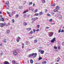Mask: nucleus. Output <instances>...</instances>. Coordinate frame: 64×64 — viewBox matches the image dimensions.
Returning <instances> with one entry per match:
<instances>
[{"label":"nucleus","instance_id":"obj_58","mask_svg":"<svg viewBox=\"0 0 64 64\" xmlns=\"http://www.w3.org/2000/svg\"><path fill=\"white\" fill-rule=\"evenodd\" d=\"M41 50H39V52H41Z\"/></svg>","mask_w":64,"mask_h":64},{"label":"nucleus","instance_id":"obj_53","mask_svg":"<svg viewBox=\"0 0 64 64\" xmlns=\"http://www.w3.org/2000/svg\"><path fill=\"white\" fill-rule=\"evenodd\" d=\"M33 38V37H30L29 38V39H32V38Z\"/></svg>","mask_w":64,"mask_h":64},{"label":"nucleus","instance_id":"obj_51","mask_svg":"<svg viewBox=\"0 0 64 64\" xmlns=\"http://www.w3.org/2000/svg\"><path fill=\"white\" fill-rule=\"evenodd\" d=\"M46 28H47L48 29L49 28V27L46 26Z\"/></svg>","mask_w":64,"mask_h":64},{"label":"nucleus","instance_id":"obj_42","mask_svg":"<svg viewBox=\"0 0 64 64\" xmlns=\"http://www.w3.org/2000/svg\"><path fill=\"white\" fill-rule=\"evenodd\" d=\"M16 41L17 42H19V40L17 39L16 40Z\"/></svg>","mask_w":64,"mask_h":64},{"label":"nucleus","instance_id":"obj_52","mask_svg":"<svg viewBox=\"0 0 64 64\" xmlns=\"http://www.w3.org/2000/svg\"><path fill=\"white\" fill-rule=\"evenodd\" d=\"M26 12H27V11H25L23 12V13H26Z\"/></svg>","mask_w":64,"mask_h":64},{"label":"nucleus","instance_id":"obj_19","mask_svg":"<svg viewBox=\"0 0 64 64\" xmlns=\"http://www.w3.org/2000/svg\"><path fill=\"white\" fill-rule=\"evenodd\" d=\"M37 41H38V40H34V43H36L37 42Z\"/></svg>","mask_w":64,"mask_h":64},{"label":"nucleus","instance_id":"obj_17","mask_svg":"<svg viewBox=\"0 0 64 64\" xmlns=\"http://www.w3.org/2000/svg\"><path fill=\"white\" fill-rule=\"evenodd\" d=\"M40 15H43V12H40Z\"/></svg>","mask_w":64,"mask_h":64},{"label":"nucleus","instance_id":"obj_31","mask_svg":"<svg viewBox=\"0 0 64 64\" xmlns=\"http://www.w3.org/2000/svg\"><path fill=\"white\" fill-rule=\"evenodd\" d=\"M54 12H58V10H56V9H54Z\"/></svg>","mask_w":64,"mask_h":64},{"label":"nucleus","instance_id":"obj_11","mask_svg":"<svg viewBox=\"0 0 64 64\" xmlns=\"http://www.w3.org/2000/svg\"><path fill=\"white\" fill-rule=\"evenodd\" d=\"M44 51L43 50H42L40 52V53L42 54H44Z\"/></svg>","mask_w":64,"mask_h":64},{"label":"nucleus","instance_id":"obj_33","mask_svg":"<svg viewBox=\"0 0 64 64\" xmlns=\"http://www.w3.org/2000/svg\"><path fill=\"white\" fill-rule=\"evenodd\" d=\"M47 11H48V10L47 9H46L45 10V12L47 13Z\"/></svg>","mask_w":64,"mask_h":64},{"label":"nucleus","instance_id":"obj_7","mask_svg":"<svg viewBox=\"0 0 64 64\" xmlns=\"http://www.w3.org/2000/svg\"><path fill=\"white\" fill-rule=\"evenodd\" d=\"M4 64H10L9 63V62L7 61H6L5 62H4Z\"/></svg>","mask_w":64,"mask_h":64},{"label":"nucleus","instance_id":"obj_41","mask_svg":"<svg viewBox=\"0 0 64 64\" xmlns=\"http://www.w3.org/2000/svg\"><path fill=\"white\" fill-rule=\"evenodd\" d=\"M38 11V10H37L36 9V10L34 11V12H35V13H36V12H37Z\"/></svg>","mask_w":64,"mask_h":64},{"label":"nucleus","instance_id":"obj_9","mask_svg":"<svg viewBox=\"0 0 64 64\" xmlns=\"http://www.w3.org/2000/svg\"><path fill=\"white\" fill-rule=\"evenodd\" d=\"M23 25L24 26H26L27 25V22H25L23 23Z\"/></svg>","mask_w":64,"mask_h":64},{"label":"nucleus","instance_id":"obj_21","mask_svg":"<svg viewBox=\"0 0 64 64\" xmlns=\"http://www.w3.org/2000/svg\"><path fill=\"white\" fill-rule=\"evenodd\" d=\"M32 4V2H29V5H31Z\"/></svg>","mask_w":64,"mask_h":64},{"label":"nucleus","instance_id":"obj_46","mask_svg":"<svg viewBox=\"0 0 64 64\" xmlns=\"http://www.w3.org/2000/svg\"><path fill=\"white\" fill-rule=\"evenodd\" d=\"M29 44V42H27L26 43V45H28V44Z\"/></svg>","mask_w":64,"mask_h":64},{"label":"nucleus","instance_id":"obj_30","mask_svg":"<svg viewBox=\"0 0 64 64\" xmlns=\"http://www.w3.org/2000/svg\"><path fill=\"white\" fill-rule=\"evenodd\" d=\"M54 49H57V48L56 47V46H54Z\"/></svg>","mask_w":64,"mask_h":64},{"label":"nucleus","instance_id":"obj_54","mask_svg":"<svg viewBox=\"0 0 64 64\" xmlns=\"http://www.w3.org/2000/svg\"><path fill=\"white\" fill-rule=\"evenodd\" d=\"M31 10L32 12H33L34 11V10L33 9H31Z\"/></svg>","mask_w":64,"mask_h":64},{"label":"nucleus","instance_id":"obj_8","mask_svg":"<svg viewBox=\"0 0 64 64\" xmlns=\"http://www.w3.org/2000/svg\"><path fill=\"white\" fill-rule=\"evenodd\" d=\"M0 20V21H4V18L2 17L1 18Z\"/></svg>","mask_w":64,"mask_h":64},{"label":"nucleus","instance_id":"obj_55","mask_svg":"<svg viewBox=\"0 0 64 64\" xmlns=\"http://www.w3.org/2000/svg\"><path fill=\"white\" fill-rule=\"evenodd\" d=\"M62 45H64V42H63L62 43Z\"/></svg>","mask_w":64,"mask_h":64},{"label":"nucleus","instance_id":"obj_20","mask_svg":"<svg viewBox=\"0 0 64 64\" xmlns=\"http://www.w3.org/2000/svg\"><path fill=\"white\" fill-rule=\"evenodd\" d=\"M52 20H53V19H51L50 20H49V21L50 22H52Z\"/></svg>","mask_w":64,"mask_h":64},{"label":"nucleus","instance_id":"obj_16","mask_svg":"<svg viewBox=\"0 0 64 64\" xmlns=\"http://www.w3.org/2000/svg\"><path fill=\"white\" fill-rule=\"evenodd\" d=\"M42 3H45V2H46L45 1V0H42Z\"/></svg>","mask_w":64,"mask_h":64},{"label":"nucleus","instance_id":"obj_39","mask_svg":"<svg viewBox=\"0 0 64 64\" xmlns=\"http://www.w3.org/2000/svg\"><path fill=\"white\" fill-rule=\"evenodd\" d=\"M9 32H10V30L7 31V33H9Z\"/></svg>","mask_w":64,"mask_h":64},{"label":"nucleus","instance_id":"obj_1","mask_svg":"<svg viewBox=\"0 0 64 64\" xmlns=\"http://www.w3.org/2000/svg\"><path fill=\"white\" fill-rule=\"evenodd\" d=\"M37 54L36 53H35L34 54V53H33L32 54H30V55H29L28 56L29 57H31L32 56L33 58H34L36 57V56H37Z\"/></svg>","mask_w":64,"mask_h":64},{"label":"nucleus","instance_id":"obj_57","mask_svg":"<svg viewBox=\"0 0 64 64\" xmlns=\"http://www.w3.org/2000/svg\"><path fill=\"white\" fill-rule=\"evenodd\" d=\"M2 14V12H1V11H0V14Z\"/></svg>","mask_w":64,"mask_h":64},{"label":"nucleus","instance_id":"obj_49","mask_svg":"<svg viewBox=\"0 0 64 64\" xmlns=\"http://www.w3.org/2000/svg\"><path fill=\"white\" fill-rule=\"evenodd\" d=\"M18 39H19V40H20V39H21V38H20L19 37H18Z\"/></svg>","mask_w":64,"mask_h":64},{"label":"nucleus","instance_id":"obj_3","mask_svg":"<svg viewBox=\"0 0 64 64\" xmlns=\"http://www.w3.org/2000/svg\"><path fill=\"white\" fill-rule=\"evenodd\" d=\"M56 39V38H54L52 40H51V42L52 43H53L56 41V40L55 39Z\"/></svg>","mask_w":64,"mask_h":64},{"label":"nucleus","instance_id":"obj_4","mask_svg":"<svg viewBox=\"0 0 64 64\" xmlns=\"http://www.w3.org/2000/svg\"><path fill=\"white\" fill-rule=\"evenodd\" d=\"M13 54L14 55H17V52H15L14 50L13 51Z\"/></svg>","mask_w":64,"mask_h":64},{"label":"nucleus","instance_id":"obj_28","mask_svg":"<svg viewBox=\"0 0 64 64\" xmlns=\"http://www.w3.org/2000/svg\"><path fill=\"white\" fill-rule=\"evenodd\" d=\"M56 5V4L55 3H54L52 5V6H55Z\"/></svg>","mask_w":64,"mask_h":64},{"label":"nucleus","instance_id":"obj_12","mask_svg":"<svg viewBox=\"0 0 64 64\" xmlns=\"http://www.w3.org/2000/svg\"><path fill=\"white\" fill-rule=\"evenodd\" d=\"M56 9H57V10H59V6H56Z\"/></svg>","mask_w":64,"mask_h":64},{"label":"nucleus","instance_id":"obj_23","mask_svg":"<svg viewBox=\"0 0 64 64\" xmlns=\"http://www.w3.org/2000/svg\"><path fill=\"white\" fill-rule=\"evenodd\" d=\"M47 16H48V17H51V15L49 14H47Z\"/></svg>","mask_w":64,"mask_h":64},{"label":"nucleus","instance_id":"obj_40","mask_svg":"<svg viewBox=\"0 0 64 64\" xmlns=\"http://www.w3.org/2000/svg\"><path fill=\"white\" fill-rule=\"evenodd\" d=\"M37 26L38 28H39L40 27V25H38V26Z\"/></svg>","mask_w":64,"mask_h":64},{"label":"nucleus","instance_id":"obj_48","mask_svg":"<svg viewBox=\"0 0 64 64\" xmlns=\"http://www.w3.org/2000/svg\"><path fill=\"white\" fill-rule=\"evenodd\" d=\"M26 14H24V17H26Z\"/></svg>","mask_w":64,"mask_h":64},{"label":"nucleus","instance_id":"obj_13","mask_svg":"<svg viewBox=\"0 0 64 64\" xmlns=\"http://www.w3.org/2000/svg\"><path fill=\"white\" fill-rule=\"evenodd\" d=\"M15 11H14L13 12H12V13L11 12L10 14H11V15H13V14H15Z\"/></svg>","mask_w":64,"mask_h":64},{"label":"nucleus","instance_id":"obj_43","mask_svg":"<svg viewBox=\"0 0 64 64\" xmlns=\"http://www.w3.org/2000/svg\"><path fill=\"white\" fill-rule=\"evenodd\" d=\"M2 56V55H3V52H2L1 53V54H0Z\"/></svg>","mask_w":64,"mask_h":64},{"label":"nucleus","instance_id":"obj_59","mask_svg":"<svg viewBox=\"0 0 64 64\" xmlns=\"http://www.w3.org/2000/svg\"><path fill=\"white\" fill-rule=\"evenodd\" d=\"M39 31V30L38 29L37 30H36V31Z\"/></svg>","mask_w":64,"mask_h":64},{"label":"nucleus","instance_id":"obj_37","mask_svg":"<svg viewBox=\"0 0 64 64\" xmlns=\"http://www.w3.org/2000/svg\"><path fill=\"white\" fill-rule=\"evenodd\" d=\"M38 18H34V20H37V19Z\"/></svg>","mask_w":64,"mask_h":64},{"label":"nucleus","instance_id":"obj_32","mask_svg":"<svg viewBox=\"0 0 64 64\" xmlns=\"http://www.w3.org/2000/svg\"><path fill=\"white\" fill-rule=\"evenodd\" d=\"M58 50H60V49L61 48H60V46H59L58 47Z\"/></svg>","mask_w":64,"mask_h":64},{"label":"nucleus","instance_id":"obj_18","mask_svg":"<svg viewBox=\"0 0 64 64\" xmlns=\"http://www.w3.org/2000/svg\"><path fill=\"white\" fill-rule=\"evenodd\" d=\"M27 30H28V31H30V30H31V28H27Z\"/></svg>","mask_w":64,"mask_h":64},{"label":"nucleus","instance_id":"obj_63","mask_svg":"<svg viewBox=\"0 0 64 64\" xmlns=\"http://www.w3.org/2000/svg\"><path fill=\"white\" fill-rule=\"evenodd\" d=\"M34 6H35V4H33V6L34 7Z\"/></svg>","mask_w":64,"mask_h":64},{"label":"nucleus","instance_id":"obj_34","mask_svg":"<svg viewBox=\"0 0 64 64\" xmlns=\"http://www.w3.org/2000/svg\"><path fill=\"white\" fill-rule=\"evenodd\" d=\"M19 16V15L18 14H17L16 16V17L17 18Z\"/></svg>","mask_w":64,"mask_h":64},{"label":"nucleus","instance_id":"obj_6","mask_svg":"<svg viewBox=\"0 0 64 64\" xmlns=\"http://www.w3.org/2000/svg\"><path fill=\"white\" fill-rule=\"evenodd\" d=\"M53 33L52 32H50V34L49 36L50 37H52V36H53Z\"/></svg>","mask_w":64,"mask_h":64},{"label":"nucleus","instance_id":"obj_38","mask_svg":"<svg viewBox=\"0 0 64 64\" xmlns=\"http://www.w3.org/2000/svg\"><path fill=\"white\" fill-rule=\"evenodd\" d=\"M6 4L7 5H8L9 4V2H6Z\"/></svg>","mask_w":64,"mask_h":64},{"label":"nucleus","instance_id":"obj_45","mask_svg":"<svg viewBox=\"0 0 64 64\" xmlns=\"http://www.w3.org/2000/svg\"><path fill=\"white\" fill-rule=\"evenodd\" d=\"M61 32V29H60L58 31V33H60Z\"/></svg>","mask_w":64,"mask_h":64},{"label":"nucleus","instance_id":"obj_24","mask_svg":"<svg viewBox=\"0 0 64 64\" xmlns=\"http://www.w3.org/2000/svg\"><path fill=\"white\" fill-rule=\"evenodd\" d=\"M42 59V58L40 57H39V58H38V60H41Z\"/></svg>","mask_w":64,"mask_h":64},{"label":"nucleus","instance_id":"obj_10","mask_svg":"<svg viewBox=\"0 0 64 64\" xmlns=\"http://www.w3.org/2000/svg\"><path fill=\"white\" fill-rule=\"evenodd\" d=\"M30 63H31V64H33V60H30Z\"/></svg>","mask_w":64,"mask_h":64},{"label":"nucleus","instance_id":"obj_36","mask_svg":"<svg viewBox=\"0 0 64 64\" xmlns=\"http://www.w3.org/2000/svg\"><path fill=\"white\" fill-rule=\"evenodd\" d=\"M14 19H12V23H14Z\"/></svg>","mask_w":64,"mask_h":64},{"label":"nucleus","instance_id":"obj_29","mask_svg":"<svg viewBox=\"0 0 64 64\" xmlns=\"http://www.w3.org/2000/svg\"><path fill=\"white\" fill-rule=\"evenodd\" d=\"M42 63L44 64H46V63H47V62L46 61L42 62Z\"/></svg>","mask_w":64,"mask_h":64},{"label":"nucleus","instance_id":"obj_64","mask_svg":"<svg viewBox=\"0 0 64 64\" xmlns=\"http://www.w3.org/2000/svg\"><path fill=\"white\" fill-rule=\"evenodd\" d=\"M10 25V23L8 22V25Z\"/></svg>","mask_w":64,"mask_h":64},{"label":"nucleus","instance_id":"obj_14","mask_svg":"<svg viewBox=\"0 0 64 64\" xmlns=\"http://www.w3.org/2000/svg\"><path fill=\"white\" fill-rule=\"evenodd\" d=\"M16 50L18 51V52H19V53H20V52H21V51L19 49H16Z\"/></svg>","mask_w":64,"mask_h":64},{"label":"nucleus","instance_id":"obj_27","mask_svg":"<svg viewBox=\"0 0 64 64\" xmlns=\"http://www.w3.org/2000/svg\"><path fill=\"white\" fill-rule=\"evenodd\" d=\"M3 42H4V43H6V39H4V40Z\"/></svg>","mask_w":64,"mask_h":64},{"label":"nucleus","instance_id":"obj_62","mask_svg":"<svg viewBox=\"0 0 64 64\" xmlns=\"http://www.w3.org/2000/svg\"><path fill=\"white\" fill-rule=\"evenodd\" d=\"M2 44H0V46H2Z\"/></svg>","mask_w":64,"mask_h":64},{"label":"nucleus","instance_id":"obj_35","mask_svg":"<svg viewBox=\"0 0 64 64\" xmlns=\"http://www.w3.org/2000/svg\"><path fill=\"white\" fill-rule=\"evenodd\" d=\"M6 9H9V6L8 5L7 6V7L6 8Z\"/></svg>","mask_w":64,"mask_h":64},{"label":"nucleus","instance_id":"obj_5","mask_svg":"<svg viewBox=\"0 0 64 64\" xmlns=\"http://www.w3.org/2000/svg\"><path fill=\"white\" fill-rule=\"evenodd\" d=\"M58 16L59 18H61L62 17V16L60 15V13H59V14H58Z\"/></svg>","mask_w":64,"mask_h":64},{"label":"nucleus","instance_id":"obj_56","mask_svg":"<svg viewBox=\"0 0 64 64\" xmlns=\"http://www.w3.org/2000/svg\"><path fill=\"white\" fill-rule=\"evenodd\" d=\"M26 2H24V4H26Z\"/></svg>","mask_w":64,"mask_h":64},{"label":"nucleus","instance_id":"obj_22","mask_svg":"<svg viewBox=\"0 0 64 64\" xmlns=\"http://www.w3.org/2000/svg\"><path fill=\"white\" fill-rule=\"evenodd\" d=\"M12 62L13 63H14V64H16V62L14 60L12 61Z\"/></svg>","mask_w":64,"mask_h":64},{"label":"nucleus","instance_id":"obj_60","mask_svg":"<svg viewBox=\"0 0 64 64\" xmlns=\"http://www.w3.org/2000/svg\"><path fill=\"white\" fill-rule=\"evenodd\" d=\"M36 31V30H34V32H35Z\"/></svg>","mask_w":64,"mask_h":64},{"label":"nucleus","instance_id":"obj_61","mask_svg":"<svg viewBox=\"0 0 64 64\" xmlns=\"http://www.w3.org/2000/svg\"><path fill=\"white\" fill-rule=\"evenodd\" d=\"M22 46H24V43H23L22 44Z\"/></svg>","mask_w":64,"mask_h":64},{"label":"nucleus","instance_id":"obj_44","mask_svg":"<svg viewBox=\"0 0 64 64\" xmlns=\"http://www.w3.org/2000/svg\"><path fill=\"white\" fill-rule=\"evenodd\" d=\"M57 59H58V60H61V59H60V58H57Z\"/></svg>","mask_w":64,"mask_h":64},{"label":"nucleus","instance_id":"obj_25","mask_svg":"<svg viewBox=\"0 0 64 64\" xmlns=\"http://www.w3.org/2000/svg\"><path fill=\"white\" fill-rule=\"evenodd\" d=\"M19 8L20 9H23V7L20 6L19 7Z\"/></svg>","mask_w":64,"mask_h":64},{"label":"nucleus","instance_id":"obj_2","mask_svg":"<svg viewBox=\"0 0 64 64\" xmlns=\"http://www.w3.org/2000/svg\"><path fill=\"white\" fill-rule=\"evenodd\" d=\"M6 25V23H4L3 24L2 23L0 24V27L2 28V27H4V25Z\"/></svg>","mask_w":64,"mask_h":64},{"label":"nucleus","instance_id":"obj_26","mask_svg":"<svg viewBox=\"0 0 64 64\" xmlns=\"http://www.w3.org/2000/svg\"><path fill=\"white\" fill-rule=\"evenodd\" d=\"M39 15V14H34V16H38Z\"/></svg>","mask_w":64,"mask_h":64},{"label":"nucleus","instance_id":"obj_47","mask_svg":"<svg viewBox=\"0 0 64 64\" xmlns=\"http://www.w3.org/2000/svg\"><path fill=\"white\" fill-rule=\"evenodd\" d=\"M32 20H33V21H35V20H34V18H32Z\"/></svg>","mask_w":64,"mask_h":64},{"label":"nucleus","instance_id":"obj_50","mask_svg":"<svg viewBox=\"0 0 64 64\" xmlns=\"http://www.w3.org/2000/svg\"><path fill=\"white\" fill-rule=\"evenodd\" d=\"M64 32V30H62V31H61V32Z\"/></svg>","mask_w":64,"mask_h":64},{"label":"nucleus","instance_id":"obj_15","mask_svg":"<svg viewBox=\"0 0 64 64\" xmlns=\"http://www.w3.org/2000/svg\"><path fill=\"white\" fill-rule=\"evenodd\" d=\"M33 33V32L32 31H31L29 33V34H32Z\"/></svg>","mask_w":64,"mask_h":64}]
</instances>
